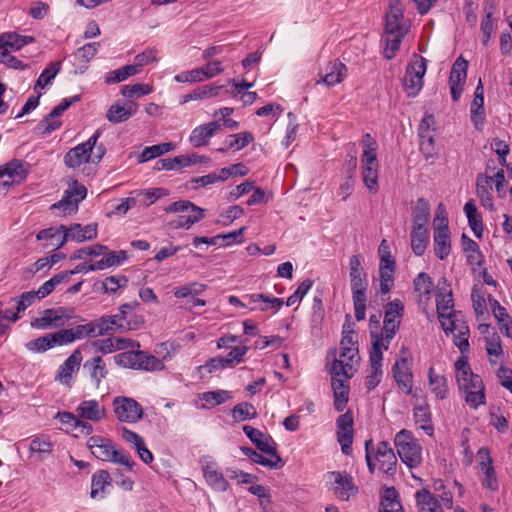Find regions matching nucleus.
Wrapping results in <instances>:
<instances>
[{
    "instance_id": "51",
    "label": "nucleus",
    "mask_w": 512,
    "mask_h": 512,
    "mask_svg": "<svg viewBox=\"0 0 512 512\" xmlns=\"http://www.w3.org/2000/svg\"><path fill=\"white\" fill-rule=\"evenodd\" d=\"M413 227H427L430 221V205L424 198H419L412 212Z\"/></svg>"
},
{
    "instance_id": "33",
    "label": "nucleus",
    "mask_w": 512,
    "mask_h": 512,
    "mask_svg": "<svg viewBox=\"0 0 512 512\" xmlns=\"http://www.w3.org/2000/svg\"><path fill=\"white\" fill-rule=\"evenodd\" d=\"M81 361V351L76 349L59 367L55 380L62 384L69 385L72 379V375L79 370Z\"/></svg>"
},
{
    "instance_id": "11",
    "label": "nucleus",
    "mask_w": 512,
    "mask_h": 512,
    "mask_svg": "<svg viewBox=\"0 0 512 512\" xmlns=\"http://www.w3.org/2000/svg\"><path fill=\"white\" fill-rule=\"evenodd\" d=\"M113 412L120 422L134 424L143 418L142 406L133 398L116 396L112 401Z\"/></svg>"
},
{
    "instance_id": "62",
    "label": "nucleus",
    "mask_w": 512,
    "mask_h": 512,
    "mask_svg": "<svg viewBox=\"0 0 512 512\" xmlns=\"http://www.w3.org/2000/svg\"><path fill=\"white\" fill-rule=\"evenodd\" d=\"M255 407L248 402L239 403L232 410V417L235 422H242L257 417Z\"/></svg>"
},
{
    "instance_id": "17",
    "label": "nucleus",
    "mask_w": 512,
    "mask_h": 512,
    "mask_svg": "<svg viewBox=\"0 0 512 512\" xmlns=\"http://www.w3.org/2000/svg\"><path fill=\"white\" fill-rule=\"evenodd\" d=\"M68 318L69 315L64 308H51L44 310L39 317L34 318L30 325L34 329L42 330L57 328L63 326Z\"/></svg>"
},
{
    "instance_id": "52",
    "label": "nucleus",
    "mask_w": 512,
    "mask_h": 512,
    "mask_svg": "<svg viewBox=\"0 0 512 512\" xmlns=\"http://www.w3.org/2000/svg\"><path fill=\"white\" fill-rule=\"evenodd\" d=\"M379 512H403L399 495L394 487L386 488L381 498Z\"/></svg>"
},
{
    "instance_id": "7",
    "label": "nucleus",
    "mask_w": 512,
    "mask_h": 512,
    "mask_svg": "<svg viewBox=\"0 0 512 512\" xmlns=\"http://www.w3.org/2000/svg\"><path fill=\"white\" fill-rule=\"evenodd\" d=\"M394 444L401 461L409 468H416L421 464L422 448L410 431H399L395 435Z\"/></svg>"
},
{
    "instance_id": "30",
    "label": "nucleus",
    "mask_w": 512,
    "mask_h": 512,
    "mask_svg": "<svg viewBox=\"0 0 512 512\" xmlns=\"http://www.w3.org/2000/svg\"><path fill=\"white\" fill-rule=\"evenodd\" d=\"M436 308L438 316L446 315L455 311L452 291L446 280L442 278L438 281L436 292Z\"/></svg>"
},
{
    "instance_id": "26",
    "label": "nucleus",
    "mask_w": 512,
    "mask_h": 512,
    "mask_svg": "<svg viewBox=\"0 0 512 512\" xmlns=\"http://www.w3.org/2000/svg\"><path fill=\"white\" fill-rule=\"evenodd\" d=\"M393 375L401 391L405 394H410L412 391L413 374L411 363L407 358L401 357L396 361L393 367Z\"/></svg>"
},
{
    "instance_id": "64",
    "label": "nucleus",
    "mask_w": 512,
    "mask_h": 512,
    "mask_svg": "<svg viewBox=\"0 0 512 512\" xmlns=\"http://www.w3.org/2000/svg\"><path fill=\"white\" fill-rule=\"evenodd\" d=\"M438 318L446 334L455 333L460 330V324H466L460 319V313L456 311L438 316Z\"/></svg>"
},
{
    "instance_id": "49",
    "label": "nucleus",
    "mask_w": 512,
    "mask_h": 512,
    "mask_svg": "<svg viewBox=\"0 0 512 512\" xmlns=\"http://www.w3.org/2000/svg\"><path fill=\"white\" fill-rule=\"evenodd\" d=\"M463 210L467 217L469 226L472 229V231L474 232L475 236L481 237L483 230H484V226H483L481 215L479 214V212L477 210L474 200L471 199L468 202H466Z\"/></svg>"
},
{
    "instance_id": "55",
    "label": "nucleus",
    "mask_w": 512,
    "mask_h": 512,
    "mask_svg": "<svg viewBox=\"0 0 512 512\" xmlns=\"http://www.w3.org/2000/svg\"><path fill=\"white\" fill-rule=\"evenodd\" d=\"M168 194L169 192L165 188H150L135 191L137 202L145 207L152 205L158 199L165 197Z\"/></svg>"
},
{
    "instance_id": "16",
    "label": "nucleus",
    "mask_w": 512,
    "mask_h": 512,
    "mask_svg": "<svg viewBox=\"0 0 512 512\" xmlns=\"http://www.w3.org/2000/svg\"><path fill=\"white\" fill-rule=\"evenodd\" d=\"M359 362L358 347L342 348L339 359H335L331 366V374L351 378L355 365Z\"/></svg>"
},
{
    "instance_id": "44",
    "label": "nucleus",
    "mask_w": 512,
    "mask_h": 512,
    "mask_svg": "<svg viewBox=\"0 0 512 512\" xmlns=\"http://www.w3.org/2000/svg\"><path fill=\"white\" fill-rule=\"evenodd\" d=\"M414 419L419 428L427 435H433L434 426L432 424L430 408L427 403L418 404L414 407Z\"/></svg>"
},
{
    "instance_id": "5",
    "label": "nucleus",
    "mask_w": 512,
    "mask_h": 512,
    "mask_svg": "<svg viewBox=\"0 0 512 512\" xmlns=\"http://www.w3.org/2000/svg\"><path fill=\"white\" fill-rule=\"evenodd\" d=\"M404 313V305L401 300L394 299L385 306V315L383 320L384 335H373V343L383 346L388 350L390 342L399 330L401 319Z\"/></svg>"
},
{
    "instance_id": "37",
    "label": "nucleus",
    "mask_w": 512,
    "mask_h": 512,
    "mask_svg": "<svg viewBox=\"0 0 512 512\" xmlns=\"http://www.w3.org/2000/svg\"><path fill=\"white\" fill-rule=\"evenodd\" d=\"M138 104L130 101L124 106L118 102L112 104L106 113V118L109 122L118 124L127 121L132 115L136 113Z\"/></svg>"
},
{
    "instance_id": "1",
    "label": "nucleus",
    "mask_w": 512,
    "mask_h": 512,
    "mask_svg": "<svg viewBox=\"0 0 512 512\" xmlns=\"http://www.w3.org/2000/svg\"><path fill=\"white\" fill-rule=\"evenodd\" d=\"M455 376L458 387L465 393V401L471 408L476 409L485 403L482 379L473 373L467 357L464 355L455 362Z\"/></svg>"
},
{
    "instance_id": "20",
    "label": "nucleus",
    "mask_w": 512,
    "mask_h": 512,
    "mask_svg": "<svg viewBox=\"0 0 512 512\" xmlns=\"http://www.w3.org/2000/svg\"><path fill=\"white\" fill-rule=\"evenodd\" d=\"M383 351H386L383 346L373 343V347L369 353L370 369L366 376V386L369 390L374 389L381 382L383 375Z\"/></svg>"
},
{
    "instance_id": "32",
    "label": "nucleus",
    "mask_w": 512,
    "mask_h": 512,
    "mask_svg": "<svg viewBox=\"0 0 512 512\" xmlns=\"http://www.w3.org/2000/svg\"><path fill=\"white\" fill-rule=\"evenodd\" d=\"M488 301L501 333L512 339V318L506 308L491 295L488 296Z\"/></svg>"
},
{
    "instance_id": "10",
    "label": "nucleus",
    "mask_w": 512,
    "mask_h": 512,
    "mask_svg": "<svg viewBox=\"0 0 512 512\" xmlns=\"http://www.w3.org/2000/svg\"><path fill=\"white\" fill-rule=\"evenodd\" d=\"M426 69V60L421 56L415 57L407 66L403 86L409 97H415L421 91Z\"/></svg>"
},
{
    "instance_id": "45",
    "label": "nucleus",
    "mask_w": 512,
    "mask_h": 512,
    "mask_svg": "<svg viewBox=\"0 0 512 512\" xmlns=\"http://www.w3.org/2000/svg\"><path fill=\"white\" fill-rule=\"evenodd\" d=\"M222 86L215 84L204 85L194 89L192 92L182 96L181 103L185 104L190 101H198L217 97L220 93Z\"/></svg>"
},
{
    "instance_id": "39",
    "label": "nucleus",
    "mask_w": 512,
    "mask_h": 512,
    "mask_svg": "<svg viewBox=\"0 0 512 512\" xmlns=\"http://www.w3.org/2000/svg\"><path fill=\"white\" fill-rule=\"evenodd\" d=\"M241 450L243 454L251 459L254 463L260 464L264 467L277 469L284 465L282 459L277 453V450H274V452L271 453H265L266 456L256 452L249 447H242Z\"/></svg>"
},
{
    "instance_id": "47",
    "label": "nucleus",
    "mask_w": 512,
    "mask_h": 512,
    "mask_svg": "<svg viewBox=\"0 0 512 512\" xmlns=\"http://www.w3.org/2000/svg\"><path fill=\"white\" fill-rule=\"evenodd\" d=\"M346 75V66L340 61H334L329 65L328 71L322 76L321 82L327 86H335L341 83ZM318 83H320V81H318Z\"/></svg>"
},
{
    "instance_id": "13",
    "label": "nucleus",
    "mask_w": 512,
    "mask_h": 512,
    "mask_svg": "<svg viewBox=\"0 0 512 512\" xmlns=\"http://www.w3.org/2000/svg\"><path fill=\"white\" fill-rule=\"evenodd\" d=\"M87 195L86 187L76 180L69 183L62 200L54 203L52 209H61L64 215H70L78 210V204Z\"/></svg>"
},
{
    "instance_id": "36",
    "label": "nucleus",
    "mask_w": 512,
    "mask_h": 512,
    "mask_svg": "<svg viewBox=\"0 0 512 512\" xmlns=\"http://www.w3.org/2000/svg\"><path fill=\"white\" fill-rule=\"evenodd\" d=\"M471 121L473 122L475 128L477 130L482 129L484 125V88L482 81L479 80V83L475 89L474 99L471 104Z\"/></svg>"
},
{
    "instance_id": "60",
    "label": "nucleus",
    "mask_w": 512,
    "mask_h": 512,
    "mask_svg": "<svg viewBox=\"0 0 512 512\" xmlns=\"http://www.w3.org/2000/svg\"><path fill=\"white\" fill-rule=\"evenodd\" d=\"M207 286L199 282H190L174 289V296L176 298L194 297L202 294Z\"/></svg>"
},
{
    "instance_id": "42",
    "label": "nucleus",
    "mask_w": 512,
    "mask_h": 512,
    "mask_svg": "<svg viewBox=\"0 0 512 512\" xmlns=\"http://www.w3.org/2000/svg\"><path fill=\"white\" fill-rule=\"evenodd\" d=\"M415 498L419 512H443L436 496L429 490H418Z\"/></svg>"
},
{
    "instance_id": "50",
    "label": "nucleus",
    "mask_w": 512,
    "mask_h": 512,
    "mask_svg": "<svg viewBox=\"0 0 512 512\" xmlns=\"http://www.w3.org/2000/svg\"><path fill=\"white\" fill-rule=\"evenodd\" d=\"M429 243V233L427 227H412L411 247L415 255L421 256L425 253Z\"/></svg>"
},
{
    "instance_id": "54",
    "label": "nucleus",
    "mask_w": 512,
    "mask_h": 512,
    "mask_svg": "<svg viewBox=\"0 0 512 512\" xmlns=\"http://www.w3.org/2000/svg\"><path fill=\"white\" fill-rule=\"evenodd\" d=\"M463 249L467 255V261L471 265L482 266L484 256L480 251L479 245L465 234L462 235Z\"/></svg>"
},
{
    "instance_id": "25",
    "label": "nucleus",
    "mask_w": 512,
    "mask_h": 512,
    "mask_svg": "<svg viewBox=\"0 0 512 512\" xmlns=\"http://www.w3.org/2000/svg\"><path fill=\"white\" fill-rule=\"evenodd\" d=\"M97 351L103 354H110L116 351H124L129 348H139L140 344L134 342L129 338L123 337H110L105 339H98L93 343Z\"/></svg>"
},
{
    "instance_id": "27",
    "label": "nucleus",
    "mask_w": 512,
    "mask_h": 512,
    "mask_svg": "<svg viewBox=\"0 0 512 512\" xmlns=\"http://www.w3.org/2000/svg\"><path fill=\"white\" fill-rule=\"evenodd\" d=\"M246 300L245 305L251 311H267L273 309L277 312L283 305V300L276 297H268L263 294H250L243 297Z\"/></svg>"
},
{
    "instance_id": "4",
    "label": "nucleus",
    "mask_w": 512,
    "mask_h": 512,
    "mask_svg": "<svg viewBox=\"0 0 512 512\" xmlns=\"http://www.w3.org/2000/svg\"><path fill=\"white\" fill-rule=\"evenodd\" d=\"M87 446L91 453L99 460L123 465L128 470H132L135 464L128 454L116 449L113 442L108 438L98 435L92 436L88 439Z\"/></svg>"
},
{
    "instance_id": "48",
    "label": "nucleus",
    "mask_w": 512,
    "mask_h": 512,
    "mask_svg": "<svg viewBox=\"0 0 512 512\" xmlns=\"http://www.w3.org/2000/svg\"><path fill=\"white\" fill-rule=\"evenodd\" d=\"M110 475L105 470H99L92 476L91 498L103 499L106 494V488L110 486Z\"/></svg>"
},
{
    "instance_id": "38",
    "label": "nucleus",
    "mask_w": 512,
    "mask_h": 512,
    "mask_svg": "<svg viewBox=\"0 0 512 512\" xmlns=\"http://www.w3.org/2000/svg\"><path fill=\"white\" fill-rule=\"evenodd\" d=\"M331 379L334 396V407L337 411L341 412L345 409L349 399V387L346 383L349 378L331 374Z\"/></svg>"
},
{
    "instance_id": "23",
    "label": "nucleus",
    "mask_w": 512,
    "mask_h": 512,
    "mask_svg": "<svg viewBox=\"0 0 512 512\" xmlns=\"http://www.w3.org/2000/svg\"><path fill=\"white\" fill-rule=\"evenodd\" d=\"M328 477L333 483L335 495L340 500L347 501L357 492V488L354 486L350 475L341 472H330Z\"/></svg>"
},
{
    "instance_id": "21",
    "label": "nucleus",
    "mask_w": 512,
    "mask_h": 512,
    "mask_svg": "<svg viewBox=\"0 0 512 512\" xmlns=\"http://www.w3.org/2000/svg\"><path fill=\"white\" fill-rule=\"evenodd\" d=\"M337 440L341 446L342 452L346 455L350 453L353 443V415L350 411L342 414L336 421Z\"/></svg>"
},
{
    "instance_id": "6",
    "label": "nucleus",
    "mask_w": 512,
    "mask_h": 512,
    "mask_svg": "<svg viewBox=\"0 0 512 512\" xmlns=\"http://www.w3.org/2000/svg\"><path fill=\"white\" fill-rule=\"evenodd\" d=\"M164 211L166 213H188L187 215H180L176 219L169 221L167 223L169 229H189L204 217V210L188 200L173 202L165 207Z\"/></svg>"
},
{
    "instance_id": "15",
    "label": "nucleus",
    "mask_w": 512,
    "mask_h": 512,
    "mask_svg": "<svg viewBox=\"0 0 512 512\" xmlns=\"http://www.w3.org/2000/svg\"><path fill=\"white\" fill-rule=\"evenodd\" d=\"M434 251L436 256L444 260L451 251L450 232L445 217L437 213L434 219Z\"/></svg>"
},
{
    "instance_id": "40",
    "label": "nucleus",
    "mask_w": 512,
    "mask_h": 512,
    "mask_svg": "<svg viewBox=\"0 0 512 512\" xmlns=\"http://www.w3.org/2000/svg\"><path fill=\"white\" fill-rule=\"evenodd\" d=\"M27 174V165L20 160H12L0 167V179L7 176L12 182L20 183L26 179Z\"/></svg>"
},
{
    "instance_id": "3",
    "label": "nucleus",
    "mask_w": 512,
    "mask_h": 512,
    "mask_svg": "<svg viewBox=\"0 0 512 512\" xmlns=\"http://www.w3.org/2000/svg\"><path fill=\"white\" fill-rule=\"evenodd\" d=\"M100 135V130H96L95 133L86 142L70 149L64 157V163L68 167L75 168L89 161L92 163L100 162L103 155L105 154V148L102 144L96 146Z\"/></svg>"
},
{
    "instance_id": "56",
    "label": "nucleus",
    "mask_w": 512,
    "mask_h": 512,
    "mask_svg": "<svg viewBox=\"0 0 512 512\" xmlns=\"http://www.w3.org/2000/svg\"><path fill=\"white\" fill-rule=\"evenodd\" d=\"M135 348H129L122 351L114 356V362L121 367L138 369V360L140 357L141 350H134Z\"/></svg>"
},
{
    "instance_id": "41",
    "label": "nucleus",
    "mask_w": 512,
    "mask_h": 512,
    "mask_svg": "<svg viewBox=\"0 0 512 512\" xmlns=\"http://www.w3.org/2000/svg\"><path fill=\"white\" fill-rule=\"evenodd\" d=\"M34 41L33 36L19 35L13 32L3 33L0 35V49L5 51H8V49L19 50Z\"/></svg>"
},
{
    "instance_id": "9",
    "label": "nucleus",
    "mask_w": 512,
    "mask_h": 512,
    "mask_svg": "<svg viewBox=\"0 0 512 512\" xmlns=\"http://www.w3.org/2000/svg\"><path fill=\"white\" fill-rule=\"evenodd\" d=\"M36 299H39L38 295H36V291L22 293L19 297L14 299L16 302L15 311L3 309V303L0 301V333H3L5 330H10L11 325L20 319V314L31 306Z\"/></svg>"
},
{
    "instance_id": "24",
    "label": "nucleus",
    "mask_w": 512,
    "mask_h": 512,
    "mask_svg": "<svg viewBox=\"0 0 512 512\" xmlns=\"http://www.w3.org/2000/svg\"><path fill=\"white\" fill-rule=\"evenodd\" d=\"M75 412L83 421L100 422L107 416L106 408L96 399L83 400Z\"/></svg>"
},
{
    "instance_id": "18",
    "label": "nucleus",
    "mask_w": 512,
    "mask_h": 512,
    "mask_svg": "<svg viewBox=\"0 0 512 512\" xmlns=\"http://www.w3.org/2000/svg\"><path fill=\"white\" fill-rule=\"evenodd\" d=\"M349 278L352 290V296L366 295L368 281L362 268L359 255H353L349 261Z\"/></svg>"
},
{
    "instance_id": "31",
    "label": "nucleus",
    "mask_w": 512,
    "mask_h": 512,
    "mask_svg": "<svg viewBox=\"0 0 512 512\" xmlns=\"http://www.w3.org/2000/svg\"><path fill=\"white\" fill-rule=\"evenodd\" d=\"M221 129V125L217 121L205 123L194 128L189 136L190 144L193 147H202L208 144L209 139Z\"/></svg>"
},
{
    "instance_id": "59",
    "label": "nucleus",
    "mask_w": 512,
    "mask_h": 512,
    "mask_svg": "<svg viewBox=\"0 0 512 512\" xmlns=\"http://www.w3.org/2000/svg\"><path fill=\"white\" fill-rule=\"evenodd\" d=\"M164 369V363L152 354L145 351H140V357L138 360V369L144 371H161Z\"/></svg>"
},
{
    "instance_id": "14",
    "label": "nucleus",
    "mask_w": 512,
    "mask_h": 512,
    "mask_svg": "<svg viewBox=\"0 0 512 512\" xmlns=\"http://www.w3.org/2000/svg\"><path fill=\"white\" fill-rule=\"evenodd\" d=\"M63 236L57 243V248L64 246L67 241H74L77 243L93 240L97 237L98 225L97 223H90L82 226L78 223L71 224L70 226L60 225Z\"/></svg>"
},
{
    "instance_id": "8",
    "label": "nucleus",
    "mask_w": 512,
    "mask_h": 512,
    "mask_svg": "<svg viewBox=\"0 0 512 512\" xmlns=\"http://www.w3.org/2000/svg\"><path fill=\"white\" fill-rule=\"evenodd\" d=\"M372 445V440H367L365 442V450H366V462L371 473L374 472L376 465L380 471L386 474H393L396 471L397 458L393 449L389 446V444L385 441L380 442L377 446V449L374 454L373 462L371 456L370 446Z\"/></svg>"
},
{
    "instance_id": "22",
    "label": "nucleus",
    "mask_w": 512,
    "mask_h": 512,
    "mask_svg": "<svg viewBox=\"0 0 512 512\" xmlns=\"http://www.w3.org/2000/svg\"><path fill=\"white\" fill-rule=\"evenodd\" d=\"M80 100L79 95H75L70 99H63L53 110L40 122L42 133L49 134L61 126V121L58 117L62 115L73 103Z\"/></svg>"
},
{
    "instance_id": "35",
    "label": "nucleus",
    "mask_w": 512,
    "mask_h": 512,
    "mask_svg": "<svg viewBox=\"0 0 512 512\" xmlns=\"http://www.w3.org/2000/svg\"><path fill=\"white\" fill-rule=\"evenodd\" d=\"M243 432L262 453H271L276 450V443L271 436L249 425L243 426Z\"/></svg>"
},
{
    "instance_id": "58",
    "label": "nucleus",
    "mask_w": 512,
    "mask_h": 512,
    "mask_svg": "<svg viewBox=\"0 0 512 512\" xmlns=\"http://www.w3.org/2000/svg\"><path fill=\"white\" fill-rule=\"evenodd\" d=\"M102 255H103V257L99 261H96V268L98 270H104L109 267L120 265L127 259V254L125 251L109 252L107 250Z\"/></svg>"
},
{
    "instance_id": "61",
    "label": "nucleus",
    "mask_w": 512,
    "mask_h": 512,
    "mask_svg": "<svg viewBox=\"0 0 512 512\" xmlns=\"http://www.w3.org/2000/svg\"><path fill=\"white\" fill-rule=\"evenodd\" d=\"M61 70V62L50 63L40 74L35 89H43L49 85Z\"/></svg>"
},
{
    "instance_id": "2",
    "label": "nucleus",
    "mask_w": 512,
    "mask_h": 512,
    "mask_svg": "<svg viewBox=\"0 0 512 512\" xmlns=\"http://www.w3.org/2000/svg\"><path fill=\"white\" fill-rule=\"evenodd\" d=\"M363 152L361 156V174L364 185L370 193L376 194L378 184L377 143L371 134L366 133L362 138Z\"/></svg>"
},
{
    "instance_id": "19",
    "label": "nucleus",
    "mask_w": 512,
    "mask_h": 512,
    "mask_svg": "<svg viewBox=\"0 0 512 512\" xmlns=\"http://www.w3.org/2000/svg\"><path fill=\"white\" fill-rule=\"evenodd\" d=\"M467 68L468 61L461 56L456 59L452 66L449 76V86L451 97L455 102L459 100L463 92V86L467 78Z\"/></svg>"
},
{
    "instance_id": "12",
    "label": "nucleus",
    "mask_w": 512,
    "mask_h": 512,
    "mask_svg": "<svg viewBox=\"0 0 512 512\" xmlns=\"http://www.w3.org/2000/svg\"><path fill=\"white\" fill-rule=\"evenodd\" d=\"M201 470L205 482L217 492H225L229 488V482L224 477L218 463L212 456L205 455L200 458Z\"/></svg>"
},
{
    "instance_id": "29",
    "label": "nucleus",
    "mask_w": 512,
    "mask_h": 512,
    "mask_svg": "<svg viewBox=\"0 0 512 512\" xmlns=\"http://www.w3.org/2000/svg\"><path fill=\"white\" fill-rule=\"evenodd\" d=\"M56 418L59 419L63 425L67 426V431L70 430L74 432L75 437L80 435L87 436L93 432V427L87 421L81 420L76 412L75 414L70 412H58Z\"/></svg>"
},
{
    "instance_id": "28",
    "label": "nucleus",
    "mask_w": 512,
    "mask_h": 512,
    "mask_svg": "<svg viewBox=\"0 0 512 512\" xmlns=\"http://www.w3.org/2000/svg\"><path fill=\"white\" fill-rule=\"evenodd\" d=\"M386 33L407 32L403 25V5L400 0H392L386 13Z\"/></svg>"
},
{
    "instance_id": "53",
    "label": "nucleus",
    "mask_w": 512,
    "mask_h": 512,
    "mask_svg": "<svg viewBox=\"0 0 512 512\" xmlns=\"http://www.w3.org/2000/svg\"><path fill=\"white\" fill-rule=\"evenodd\" d=\"M84 367L89 370L90 377L94 380L97 386L107 376L108 370L106 363L100 356H95L86 361Z\"/></svg>"
},
{
    "instance_id": "34",
    "label": "nucleus",
    "mask_w": 512,
    "mask_h": 512,
    "mask_svg": "<svg viewBox=\"0 0 512 512\" xmlns=\"http://www.w3.org/2000/svg\"><path fill=\"white\" fill-rule=\"evenodd\" d=\"M491 179L487 174H478L476 178V195L486 210L494 211Z\"/></svg>"
},
{
    "instance_id": "57",
    "label": "nucleus",
    "mask_w": 512,
    "mask_h": 512,
    "mask_svg": "<svg viewBox=\"0 0 512 512\" xmlns=\"http://www.w3.org/2000/svg\"><path fill=\"white\" fill-rule=\"evenodd\" d=\"M174 149L173 143H160L143 149L139 155L138 162L144 163Z\"/></svg>"
},
{
    "instance_id": "43",
    "label": "nucleus",
    "mask_w": 512,
    "mask_h": 512,
    "mask_svg": "<svg viewBox=\"0 0 512 512\" xmlns=\"http://www.w3.org/2000/svg\"><path fill=\"white\" fill-rule=\"evenodd\" d=\"M198 397L202 409H212L232 399V394L226 390H216L203 392Z\"/></svg>"
},
{
    "instance_id": "63",
    "label": "nucleus",
    "mask_w": 512,
    "mask_h": 512,
    "mask_svg": "<svg viewBox=\"0 0 512 512\" xmlns=\"http://www.w3.org/2000/svg\"><path fill=\"white\" fill-rule=\"evenodd\" d=\"M122 320L119 315H111L101 317L94 326L96 327V335L102 336L114 331L116 327H121L119 321Z\"/></svg>"
},
{
    "instance_id": "46",
    "label": "nucleus",
    "mask_w": 512,
    "mask_h": 512,
    "mask_svg": "<svg viewBox=\"0 0 512 512\" xmlns=\"http://www.w3.org/2000/svg\"><path fill=\"white\" fill-rule=\"evenodd\" d=\"M428 379L430 390L435 397L440 400L447 398L449 388L446 377L444 375L437 374L434 368H430L428 372Z\"/></svg>"
}]
</instances>
